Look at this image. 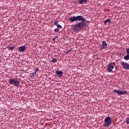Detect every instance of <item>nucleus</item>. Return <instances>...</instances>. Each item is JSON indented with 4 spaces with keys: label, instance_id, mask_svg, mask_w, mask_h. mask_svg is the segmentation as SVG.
Wrapping results in <instances>:
<instances>
[{
    "label": "nucleus",
    "instance_id": "obj_1",
    "mask_svg": "<svg viewBox=\"0 0 129 129\" xmlns=\"http://www.w3.org/2000/svg\"><path fill=\"white\" fill-rule=\"evenodd\" d=\"M69 21L71 23L74 22H80L76 23L75 25H72V28L75 32H79L80 30H84L86 27V19L83 18L82 16H73L69 18Z\"/></svg>",
    "mask_w": 129,
    "mask_h": 129
},
{
    "label": "nucleus",
    "instance_id": "obj_2",
    "mask_svg": "<svg viewBox=\"0 0 129 129\" xmlns=\"http://www.w3.org/2000/svg\"><path fill=\"white\" fill-rule=\"evenodd\" d=\"M9 83L11 85H14L15 87H20L21 86L20 81L16 79H11L9 80Z\"/></svg>",
    "mask_w": 129,
    "mask_h": 129
},
{
    "label": "nucleus",
    "instance_id": "obj_3",
    "mask_svg": "<svg viewBox=\"0 0 129 129\" xmlns=\"http://www.w3.org/2000/svg\"><path fill=\"white\" fill-rule=\"evenodd\" d=\"M112 123V120L111 118L109 116L107 117L104 121V126H109Z\"/></svg>",
    "mask_w": 129,
    "mask_h": 129
},
{
    "label": "nucleus",
    "instance_id": "obj_4",
    "mask_svg": "<svg viewBox=\"0 0 129 129\" xmlns=\"http://www.w3.org/2000/svg\"><path fill=\"white\" fill-rule=\"evenodd\" d=\"M115 67V62H111L107 65L108 71L110 73L112 72V70Z\"/></svg>",
    "mask_w": 129,
    "mask_h": 129
},
{
    "label": "nucleus",
    "instance_id": "obj_5",
    "mask_svg": "<svg viewBox=\"0 0 129 129\" xmlns=\"http://www.w3.org/2000/svg\"><path fill=\"white\" fill-rule=\"evenodd\" d=\"M114 93H117L118 95H123L124 94H127V92L126 91H119L118 90H113Z\"/></svg>",
    "mask_w": 129,
    "mask_h": 129
},
{
    "label": "nucleus",
    "instance_id": "obj_6",
    "mask_svg": "<svg viewBox=\"0 0 129 129\" xmlns=\"http://www.w3.org/2000/svg\"><path fill=\"white\" fill-rule=\"evenodd\" d=\"M121 65L122 66L123 69L125 70H129V64L127 62H123L121 63Z\"/></svg>",
    "mask_w": 129,
    "mask_h": 129
},
{
    "label": "nucleus",
    "instance_id": "obj_7",
    "mask_svg": "<svg viewBox=\"0 0 129 129\" xmlns=\"http://www.w3.org/2000/svg\"><path fill=\"white\" fill-rule=\"evenodd\" d=\"M107 47V43L105 40L102 41V44L100 46V50H103V49H105Z\"/></svg>",
    "mask_w": 129,
    "mask_h": 129
},
{
    "label": "nucleus",
    "instance_id": "obj_8",
    "mask_svg": "<svg viewBox=\"0 0 129 129\" xmlns=\"http://www.w3.org/2000/svg\"><path fill=\"white\" fill-rule=\"evenodd\" d=\"M18 50L20 52H24L26 50V46L25 45L21 46L19 47Z\"/></svg>",
    "mask_w": 129,
    "mask_h": 129
},
{
    "label": "nucleus",
    "instance_id": "obj_9",
    "mask_svg": "<svg viewBox=\"0 0 129 129\" xmlns=\"http://www.w3.org/2000/svg\"><path fill=\"white\" fill-rule=\"evenodd\" d=\"M87 3V0H79V3L80 5H84Z\"/></svg>",
    "mask_w": 129,
    "mask_h": 129
},
{
    "label": "nucleus",
    "instance_id": "obj_10",
    "mask_svg": "<svg viewBox=\"0 0 129 129\" xmlns=\"http://www.w3.org/2000/svg\"><path fill=\"white\" fill-rule=\"evenodd\" d=\"M56 73L59 77H61L63 74V72L62 71H56Z\"/></svg>",
    "mask_w": 129,
    "mask_h": 129
},
{
    "label": "nucleus",
    "instance_id": "obj_11",
    "mask_svg": "<svg viewBox=\"0 0 129 129\" xmlns=\"http://www.w3.org/2000/svg\"><path fill=\"white\" fill-rule=\"evenodd\" d=\"M107 23H111V21L110 20V19H108L104 21V25H106V24H107Z\"/></svg>",
    "mask_w": 129,
    "mask_h": 129
},
{
    "label": "nucleus",
    "instance_id": "obj_12",
    "mask_svg": "<svg viewBox=\"0 0 129 129\" xmlns=\"http://www.w3.org/2000/svg\"><path fill=\"white\" fill-rule=\"evenodd\" d=\"M124 60H129V54H127L126 55L124 56Z\"/></svg>",
    "mask_w": 129,
    "mask_h": 129
},
{
    "label": "nucleus",
    "instance_id": "obj_13",
    "mask_svg": "<svg viewBox=\"0 0 129 129\" xmlns=\"http://www.w3.org/2000/svg\"><path fill=\"white\" fill-rule=\"evenodd\" d=\"M51 62H52V63H57V59L56 58H52V60H51Z\"/></svg>",
    "mask_w": 129,
    "mask_h": 129
},
{
    "label": "nucleus",
    "instance_id": "obj_14",
    "mask_svg": "<svg viewBox=\"0 0 129 129\" xmlns=\"http://www.w3.org/2000/svg\"><path fill=\"white\" fill-rule=\"evenodd\" d=\"M58 22L59 21H58V20H54V25L55 26H56V25H57L58 24Z\"/></svg>",
    "mask_w": 129,
    "mask_h": 129
},
{
    "label": "nucleus",
    "instance_id": "obj_15",
    "mask_svg": "<svg viewBox=\"0 0 129 129\" xmlns=\"http://www.w3.org/2000/svg\"><path fill=\"white\" fill-rule=\"evenodd\" d=\"M15 48V46H11V47H8L9 50H14Z\"/></svg>",
    "mask_w": 129,
    "mask_h": 129
},
{
    "label": "nucleus",
    "instance_id": "obj_16",
    "mask_svg": "<svg viewBox=\"0 0 129 129\" xmlns=\"http://www.w3.org/2000/svg\"><path fill=\"white\" fill-rule=\"evenodd\" d=\"M56 27L57 29H62V26L59 24H58L57 25H56Z\"/></svg>",
    "mask_w": 129,
    "mask_h": 129
},
{
    "label": "nucleus",
    "instance_id": "obj_17",
    "mask_svg": "<svg viewBox=\"0 0 129 129\" xmlns=\"http://www.w3.org/2000/svg\"><path fill=\"white\" fill-rule=\"evenodd\" d=\"M126 123L127 124H129V117H127L126 119Z\"/></svg>",
    "mask_w": 129,
    "mask_h": 129
},
{
    "label": "nucleus",
    "instance_id": "obj_18",
    "mask_svg": "<svg viewBox=\"0 0 129 129\" xmlns=\"http://www.w3.org/2000/svg\"><path fill=\"white\" fill-rule=\"evenodd\" d=\"M54 32L57 33V32H59V29H58V28H55V29H54Z\"/></svg>",
    "mask_w": 129,
    "mask_h": 129
},
{
    "label": "nucleus",
    "instance_id": "obj_19",
    "mask_svg": "<svg viewBox=\"0 0 129 129\" xmlns=\"http://www.w3.org/2000/svg\"><path fill=\"white\" fill-rule=\"evenodd\" d=\"M37 72H39V69H38V68H37V69L35 70V72H34V73H35V74H36V73H37Z\"/></svg>",
    "mask_w": 129,
    "mask_h": 129
},
{
    "label": "nucleus",
    "instance_id": "obj_20",
    "mask_svg": "<svg viewBox=\"0 0 129 129\" xmlns=\"http://www.w3.org/2000/svg\"><path fill=\"white\" fill-rule=\"evenodd\" d=\"M35 74H36L35 73H31V77H35Z\"/></svg>",
    "mask_w": 129,
    "mask_h": 129
},
{
    "label": "nucleus",
    "instance_id": "obj_21",
    "mask_svg": "<svg viewBox=\"0 0 129 129\" xmlns=\"http://www.w3.org/2000/svg\"><path fill=\"white\" fill-rule=\"evenodd\" d=\"M126 53L129 54V48L126 49Z\"/></svg>",
    "mask_w": 129,
    "mask_h": 129
},
{
    "label": "nucleus",
    "instance_id": "obj_22",
    "mask_svg": "<svg viewBox=\"0 0 129 129\" xmlns=\"http://www.w3.org/2000/svg\"><path fill=\"white\" fill-rule=\"evenodd\" d=\"M70 51H71V49L68 50V51L66 52V54H69V52H70Z\"/></svg>",
    "mask_w": 129,
    "mask_h": 129
},
{
    "label": "nucleus",
    "instance_id": "obj_23",
    "mask_svg": "<svg viewBox=\"0 0 129 129\" xmlns=\"http://www.w3.org/2000/svg\"><path fill=\"white\" fill-rule=\"evenodd\" d=\"M56 38H52V40H53V41H54V42H55V39Z\"/></svg>",
    "mask_w": 129,
    "mask_h": 129
},
{
    "label": "nucleus",
    "instance_id": "obj_24",
    "mask_svg": "<svg viewBox=\"0 0 129 129\" xmlns=\"http://www.w3.org/2000/svg\"><path fill=\"white\" fill-rule=\"evenodd\" d=\"M55 38H58V36H55Z\"/></svg>",
    "mask_w": 129,
    "mask_h": 129
}]
</instances>
